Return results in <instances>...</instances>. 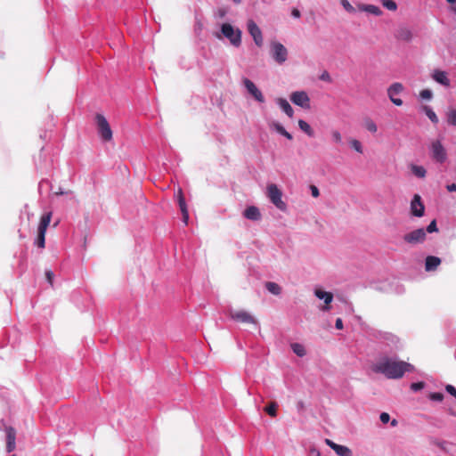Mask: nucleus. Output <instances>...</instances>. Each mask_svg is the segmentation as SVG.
Wrapping results in <instances>:
<instances>
[{"label": "nucleus", "instance_id": "1", "mask_svg": "<svg viewBox=\"0 0 456 456\" xmlns=\"http://www.w3.org/2000/svg\"><path fill=\"white\" fill-rule=\"evenodd\" d=\"M372 370L376 373L383 374L387 379H401L405 372L413 371L414 366L404 361H398L385 355L373 365Z\"/></svg>", "mask_w": 456, "mask_h": 456}, {"label": "nucleus", "instance_id": "2", "mask_svg": "<svg viewBox=\"0 0 456 456\" xmlns=\"http://www.w3.org/2000/svg\"><path fill=\"white\" fill-rule=\"evenodd\" d=\"M369 338L375 342L379 350L387 354H395L403 348V342L395 334L380 330L371 329L368 332Z\"/></svg>", "mask_w": 456, "mask_h": 456}, {"label": "nucleus", "instance_id": "3", "mask_svg": "<svg viewBox=\"0 0 456 456\" xmlns=\"http://www.w3.org/2000/svg\"><path fill=\"white\" fill-rule=\"evenodd\" d=\"M94 120L100 138L104 142H110L113 134L106 118L101 113H96Z\"/></svg>", "mask_w": 456, "mask_h": 456}, {"label": "nucleus", "instance_id": "4", "mask_svg": "<svg viewBox=\"0 0 456 456\" xmlns=\"http://www.w3.org/2000/svg\"><path fill=\"white\" fill-rule=\"evenodd\" d=\"M220 31L222 36L227 38L233 46L239 47L241 45V30L240 28H234L230 23H223Z\"/></svg>", "mask_w": 456, "mask_h": 456}, {"label": "nucleus", "instance_id": "5", "mask_svg": "<svg viewBox=\"0 0 456 456\" xmlns=\"http://www.w3.org/2000/svg\"><path fill=\"white\" fill-rule=\"evenodd\" d=\"M270 54L273 61L281 65L288 59V50L287 48L280 42L273 41L270 45Z\"/></svg>", "mask_w": 456, "mask_h": 456}, {"label": "nucleus", "instance_id": "6", "mask_svg": "<svg viewBox=\"0 0 456 456\" xmlns=\"http://www.w3.org/2000/svg\"><path fill=\"white\" fill-rule=\"evenodd\" d=\"M267 193L271 202L280 210L285 211L286 203L282 200V192L276 184L272 183L267 186Z\"/></svg>", "mask_w": 456, "mask_h": 456}, {"label": "nucleus", "instance_id": "7", "mask_svg": "<svg viewBox=\"0 0 456 456\" xmlns=\"http://www.w3.org/2000/svg\"><path fill=\"white\" fill-rule=\"evenodd\" d=\"M426 231L424 228H418L408 233H405L403 237L404 242L411 245L420 244L426 240Z\"/></svg>", "mask_w": 456, "mask_h": 456}, {"label": "nucleus", "instance_id": "8", "mask_svg": "<svg viewBox=\"0 0 456 456\" xmlns=\"http://www.w3.org/2000/svg\"><path fill=\"white\" fill-rule=\"evenodd\" d=\"M410 214L414 217H422L425 214V205L420 195L414 194L410 205Z\"/></svg>", "mask_w": 456, "mask_h": 456}, {"label": "nucleus", "instance_id": "9", "mask_svg": "<svg viewBox=\"0 0 456 456\" xmlns=\"http://www.w3.org/2000/svg\"><path fill=\"white\" fill-rule=\"evenodd\" d=\"M290 101L303 109L310 108V98L305 91H296L290 95Z\"/></svg>", "mask_w": 456, "mask_h": 456}, {"label": "nucleus", "instance_id": "10", "mask_svg": "<svg viewBox=\"0 0 456 456\" xmlns=\"http://www.w3.org/2000/svg\"><path fill=\"white\" fill-rule=\"evenodd\" d=\"M431 154L433 159L442 164L447 159L446 151L439 141L433 142L431 144Z\"/></svg>", "mask_w": 456, "mask_h": 456}, {"label": "nucleus", "instance_id": "11", "mask_svg": "<svg viewBox=\"0 0 456 456\" xmlns=\"http://www.w3.org/2000/svg\"><path fill=\"white\" fill-rule=\"evenodd\" d=\"M247 27L255 44L259 47L262 46L264 42L263 34L257 24L253 20H249L247 23Z\"/></svg>", "mask_w": 456, "mask_h": 456}, {"label": "nucleus", "instance_id": "12", "mask_svg": "<svg viewBox=\"0 0 456 456\" xmlns=\"http://www.w3.org/2000/svg\"><path fill=\"white\" fill-rule=\"evenodd\" d=\"M176 200L177 203L180 208V211L182 213L183 222L187 224L189 221V212L187 208V204L185 201V198L183 192L182 188H178L177 193H176Z\"/></svg>", "mask_w": 456, "mask_h": 456}, {"label": "nucleus", "instance_id": "13", "mask_svg": "<svg viewBox=\"0 0 456 456\" xmlns=\"http://www.w3.org/2000/svg\"><path fill=\"white\" fill-rule=\"evenodd\" d=\"M6 436V452H12L16 448V430L12 426L5 427L4 428Z\"/></svg>", "mask_w": 456, "mask_h": 456}, {"label": "nucleus", "instance_id": "14", "mask_svg": "<svg viewBox=\"0 0 456 456\" xmlns=\"http://www.w3.org/2000/svg\"><path fill=\"white\" fill-rule=\"evenodd\" d=\"M231 318L238 322L257 324L256 319L246 311H238L232 313Z\"/></svg>", "mask_w": 456, "mask_h": 456}, {"label": "nucleus", "instance_id": "15", "mask_svg": "<svg viewBox=\"0 0 456 456\" xmlns=\"http://www.w3.org/2000/svg\"><path fill=\"white\" fill-rule=\"evenodd\" d=\"M314 295L317 298L320 300H323L324 303L327 305L323 307V310H330V306H328L333 300V294L329 291H325L321 289H316L314 290Z\"/></svg>", "mask_w": 456, "mask_h": 456}, {"label": "nucleus", "instance_id": "16", "mask_svg": "<svg viewBox=\"0 0 456 456\" xmlns=\"http://www.w3.org/2000/svg\"><path fill=\"white\" fill-rule=\"evenodd\" d=\"M275 102L289 118H293L294 110L287 99L278 97L275 99Z\"/></svg>", "mask_w": 456, "mask_h": 456}, {"label": "nucleus", "instance_id": "17", "mask_svg": "<svg viewBox=\"0 0 456 456\" xmlns=\"http://www.w3.org/2000/svg\"><path fill=\"white\" fill-rule=\"evenodd\" d=\"M442 260L440 257L436 256H428L425 258V271L433 272L441 265Z\"/></svg>", "mask_w": 456, "mask_h": 456}, {"label": "nucleus", "instance_id": "18", "mask_svg": "<svg viewBox=\"0 0 456 456\" xmlns=\"http://www.w3.org/2000/svg\"><path fill=\"white\" fill-rule=\"evenodd\" d=\"M395 37L401 41L410 42L412 39V32L406 26H400L395 32Z\"/></svg>", "mask_w": 456, "mask_h": 456}, {"label": "nucleus", "instance_id": "19", "mask_svg": "<svg viewBox=\"0 0 456 456\" xmlns=\"http://www.w3.org/2000/svg\"><path fill=\"white\" fill-rule=\"evenodd\" d=\"M243 216L251 221H258L261 219V213L257 207L249 206L243 211Z\"/></svg>", "mask_w": 456, "mask_h": 456}, {"label": "nucleus", "instance_id": "20", "mask_svg": "<svg viewBox=\"0 0 456 456\" xmlns=\"http://www.w3.org/2000/svg\"><path fill=\"white\" fill-rule=\"evenodd\" d=\"M403 89V87H387L388 97L396 106H401L403 104L402 99L398 96Z\"/></svg>", "mask_w": 456, "mask_h": 456}, {"label": "nucleus", "instance_id": "21", "mask_svg": "<svg viewBox=\"0 0 456 456\" xmlns=\"http://www.w3.org/2000/svg\"><path fill=\"white\" fill-rule=\"evenodd\" d=\"M269 127L271 130H273L275 131L276 133H278L279 134H281V136H284L285 138H287L288 140H292L293 139V136L290 133H289L285 127L278 121H273L269 124Z\"/></svg>", "mask_w": 456, "mask_h": 456}, {"label": "nucleus", "instance_id": "22", "mask_svg": "<svg viewBox=\"0 0 456 456\" xmlns=\"http://www.w3.org/2000/svg\"><path fill=\"white\" fill-rule=\"evenodd\" d=\"M432 78L441 86H450V81L447 77V74L442 70H435L432 74Z\"/></svg>", "mask_w": 456, "mask_h": 456}, {"label": "nucleus", "instance_id": "23", "mask_svg": "<svg viewBox=\"0 0 456 456\" xmlns=\"http://www.w3.org/2000/svg\"><path fill=\"white\" fill-rule=\"evenodd\" d=\"M419 111L424 113L430 119V121L434 125L438 124L439 118H438L437 115L436 114V112L433 110V109L430 106H428V105H421L420 108H419Z\"/></svg>", "mask_w": 456, "mask_h": 456}, {"label": "nucleus", "instance_id": "24", "mask_svg": "<svg viewBox=\"0 0 456 456\" xmlns=\"http://www.w3.org/2000/svg\"><path fill=\"white\" fill-rule=\"evenodd\" d=\"M359 10L371 13L375 16H380L382 14L381 9L374 4H360Z\"/></svg>", "mask_w": 456, "mask_h": 456}, {"label": "nucleus", "instance_id": "25", "mask_svg": "<svg viewBox=\"0 0 456 456\" xmlns=\"http://www.w3.org/2000/svg\"><path fill=\"white\" fill-rule=\"evenodd\" d=\"M51 218H52V212L45 213L41 216L37 231L45 232H46V229L48 227L50 222H51Z\"/></svg>", "mask_w": 456, "mask_h": 456}, {"label": "nucleus", "instance_id": "26", "mask_svg": "<svg viewBox=\"0 0 456 456\" xmlns=\"http://www.w3.org/2000/svg\"><path fill=\"white\" fill-rule=\"evenodd\" d=\"M248 90V93L254 97L257 102H264L265 97L260 91L259 87H246Z\"/></svg>", "mask_w": 456, "mask_h": 456}, {"label": "nucleus", "instance_id": "27", "mask_svg": "<svg viewBox=\"0 0 456 456\" xmlns=\"http://www.w3.org/2000/svg\"><path fill=\"white\" fill-rule=\"evenodd\" d=\"M265 289L273 295L278 296L281 292V288L279 284L273 281H267L265 283Z\"/></svg>", "mask_w": 456, "mask_h": 456}, {"label": "nucleus", "instance_id": "28", "mask_svg": "<svg viewBox=\"0 0 456 456\" xmlns=\"http://www.w3.org/2000/svg\"><path fill=\"white\" fill-rule=\"evenodd\" d=\"M298 126L309 137H314V132L313 128L311 127V126L306 121H305L303 119H299L298 120Z\"/></svg>", "mask_w": 456, "mask_h": 456}, {"label": "nucleus", "instance_id": "29", "mask_svg": "<svg viewBox=\"0 0 456 456\" xmlns=\"http://www.w3.org/2000/svg\"><path fill=\"white\" fill-rule=\"evenodd\" d=\"M290 347L293 353L299 357H304L306 354L305 346L299 343H292Z\"/></svg>", "mask_w": 456, "mask_h": 456}, {"label": "nucleus", "instance_id": "30", "mask_svg": "<svg viewBox=\"0 0 456 456\" xmlns=\"http://www.w3.org/2000/svg\"><path fill=\"white\" fill-rule=\"evenodd\" d=\"M338 456H353L352 451L345 445L338 444L334 451Z\"/></svg>", "mask_w": 456, "mask_h": 456}, {"label": "nucleus", "instance_id": "31", "mask_svg": "<svg viewBox=\"0 0 456 456\" xmlns=\"http://www.w3.org/2000/svg\"><path fill=\"white\" fill-rule=\"evenodd\" d=\"M411 172L418 178H424L427 171L422 166L411 165Z\"/></svg>", "mask_w": 456, "mask_h": 456}, {"label": "nucleus", "instance_id": "32", "mask_svg": "<svg viewBox=\"0 0 456 456\" xmlns=\"http://www.w3.org/2000/svg\"><path fill=\"white\" fill-rule=\"evenodd\" d=\"M446 121L449 126H456V110L451 109L446 113Z\"/></svg>", "mask_w": 456, "mask_h": 456}, {"label": "nucleus", "instance_id": "33", "mask_svg": "<svg viewBox=\"0 0 456 456\" xmlns=\"http://www.w3.org/2000/svg\"><path fill=\"white\" fill-rule=\"evenodd\" d=\"M35 244L40 248H44L45 246V232L37 231V239L35 240Z\"/></svg>", "mask_w": 456, "mask_h": 456}, {"label": "nucleus", "instance_id": "34", "mask_svg": "<svg viewBox=\"0 0 456 456\" xmlns=\"http://www.w3.org/2000/svg\"><path fill=\"white\" fill-rule=\"evenodd\" d=\"M365 128L370 133H376L378 130L376 123L370 118H365L364 120Z\"/></svg>", "mask_w": 456, "mask_h": 456}, {"label": "nucleus", "instance_id": "35", "mask_svg": "<svg viewBox=\"0 0 456 456\" xmlns=\"http://www.w3.org/2000/svg\"><path fill=\"white\" fill-rule=\"evenodd\" d=\"M381 4L384 8L389 11L397 10V4L394 0H381Z\"/></svg>", "mask_w": 456, "mask_h": 456}, {"label": "nucleus", "instance_id": "36", "mask_svg": "<svg viewBox=\"0 0 456 456\" xmlns=\"http://www.w3.org/2000/svg\"><path fill=\"white\" fill-rule=\"evenodd\" d=\"M444 397V395L441 392H432L428 395V399L433 402H442Z\"/></svg>", "mask_w": 456, "mask_h": 456}, {"label": "nucleus", "instance_id": "37", "mask_svg": "<svg viewBox=\"0 0 456 456\" xmlns=\"http://www.w3.org/2000/svg\"><path fill=\"white\" fill-rule=\"evenodd\" d=\"M340 3L347 12L355 13V8L349 3L348 0H341Z\"/></svg>", "mask_w": 456, "mask_h": 456}, {"label": "nucleus", "instance_id": "38", "mask_svg": "<svg viewBox=\"0 0 456 456\" xmlns=\"http://www.w3.org/2000/svg\"><path fill=\"white\" fill-rule=\"evenodd\" d=\"M425 385L424 381L412 382L410 387L413 392H419L425 387Z\"/></svg>", "mask_w": 456, "mask_h": 456}, {"label": "nucleus", "instance_id": "39", "mask_svg": "<svg viewBox=\"0 0 456 456\" xmlns=\"http://www.w3.org/2000/svg\"><path fill=\"white\" fill-rule=\"evenodd\" d=\"M350 145L352 146V148L356 151L357 152L359 153H362V143L356 140V139H352L350 141Z\"/></svg>", "mask_w": 456, "mask_h": 456}, {"label": "nucleus", "instance_id": "40", "mask_svg": "<svg viewBox=\"0 0 456 456\" xmlns=\"http://www.w3.org/2000/svg\"><path fill=\"white\" fill-rule=\"evenodd\" d=\"M425 231H426V233L427 232L432 233V232H437L438 228H437L436 221V220H432L429 223V224L427 226V228L425 229Z\"/></svg>", "mask_w": 456, "mask_h": 456}, {"label": "nucleus", "instance_id": "41", "mask_svg": "<svg viewBox=\"0 0 456 456\" xmlns=\"http://www.w3.org/2000/svg\"><path fill=\"white\" fill-rule=\"evenodd\" d=\"M55 274L52 270H46L45 271V279L47 282L53 287V280H54Z\"/></svg>", "mask_w": 456, "mask_h": 456}, {"label": "nucleus", "instance_id": "42", "mask_svg": "<svg viewBox=\"0 0 456 456\" xmlns=\"http://www.w3.org/2000/svg\"><path fill=\"white\" fill-rule=\"evenodd\" d=\"M277 405L275 403H272L267 405L265 408V411L272 417L276 416Z\"/></svg>", "mask_w": 456, "mask_h": 456}, {"label": "nucleus", "instance_id": "43", "mask_svg": "<svg viewBox=\"0 0 456 456\" xmlns=\"http://www.w3.org/2000/svg\"><path fill=\"white\" fill-rule=\"evenodd\" d=\"M319 79L326 82V83H332V79L330 77V75L328 71L324 70L320 76Z\"/></svg>", "mask_w": 456, "mask_h": 456}, {"label": "nucleus", "instance_id": "44", "mask_svg": "<svg viewBox=\"0 0 456 456\" xmlns=\"http://www.w3.org/2000/svg\"><path fill=\"white\" fill-rule=\"evenodd\" d=\"M433 96L432 91L429 89H424L420 92V97L423 100H430Z\"/></svg>", "mask_w": 456, "mask_h": 456}, {"label": "nucleus", "instance_id": "45", "mask_svg": "<svg viewBox=\"0 0 456 456\" xmlns=\"http://www.w3.org/2000/svg\"><path fill=\"white\" fill-rule=\"evenodd\" d=\"M331 135L336 143H342V135L338 130L332 131Z\"/></svg>", "mask_w": 456, "mask_h": 456}, {"label": "nucleus", "instance_id": "46", "mask_svg": "<svg viewBox=\"0 0 456 456\" xmlns=\"http://www.w3.org/2000/svg\"><path fill=\"white\" fill-rule=\"evenodd\" d=\"M445 390L448 394L456 398V387L454 386L448 384L445 386Z\"/></svg>", "mask_w": 456, "mask_h": 456}, {"label": "nucleus", "instance_id": "47", "mask_svg": "<svg viewBox=\"0 0 456 456\" xmlns=\"http://www.w3.org/2000/svg\"><path fill=\"white\" fill-rule=\"evenodd\" d=\"M379 419L383 424H387L390 421V415L387 412H381Z\"/></svg>", "mask_w": 456, "mask_h": 456}, {"label": "nucleus", "instance_id": "48", "mask_svg": "<svg viewBox=\"0 0 456 456\" xmlns=\"http://www.w3.org/2000/svg\"><path fill=\"white\" fill-rule=\"evenodd\" d=\"M312 196L317 198L320 195L319 189L315 185L310 187Z\"/></svg>", "mask_w": 456, "mask_h": 456}, {"label": "nucleus", "instance_id": "49", "mask_svg": "<svg viewBox=\"0 0 456 456\" xmlns=\"http://www.w3.org/2000/svg\"><path fill=\"white\" fill-rule=\"evenodd\" d=\"M344 327L343 325V321L341 318H337L336 322H335V328L337 330H342Z\"/></svg>", "mask_w": 456, "mask_h": 456}, {"label": "nucleus", "instance_id": "50", "mask_svg": "<svg viewBox=\"0 0 456 456\" xmlns=\"http://www.w3.org/2000/svg\"><path fill=\"white\" fill-rule=\"evenodd\" d=\"M291 16L295 19H298L301 16V12L298 9L293 8L291 11Z\"/></svg>", "mask_w": 456, "mask_h": 456}, {"label": "nucleus", "instance_id": "51", "mask_svg": "<svg viewBox=\"0 0 456 456\" xmlns=\"http://www.w3.org/2000/svg\"><path fill=\"white\" fill-rule=\"evenodd\" d=\"M48 185L49 184V181L46 180V179H42L39 183H38V191L39 192L41 193V191L42 189H44V185Z\"/></svg>", "mask_w": 456, "mask_h": 456}, {"label": "nucleus", "instance_id": "52", "mask_svg": "<svg viewBox=\"0 0 456 456\" xmlns=\"http://www.w3.org/2000/svg\"><path fill=\"white\" fill-rule=\"evenodd\" d=\"M325 443L326 444L330 447L333 451H335V448L336 446L338 445V444H336L335 442H333L332 440L330 439H325Z\"/></svg>", "mask_w": 456, "mask_h": 456}, {"label": "nucleus", "instance_id": "53", "mask_svg": "<svg viewBox=\"0 0 456 456\" xmlns=\"http://www.w3.org/2000/svg\"><path fill=\"white\" fill-rule=\"evenodd\" d=\"M310 456H320V452L317 449L312 448L310 450Z\"/></svg>", "mask_w": 456, "mask_h": 456}, {"label": "nucleus", "instance_id": "54", "mask_svg": "<svg viewBox=\"0 0 456 456\" xmlns=\"http://www.w3.org/2000/svg\"><path fill=\"white\" fill-rule=\"evenodd\" d=\"M447 190L449 191H456V183H451L447 185Z\"/></svg>", "mask_w": 456, "mask_h": 456}, {"label": "nucleus", "instance_id": "55", "mask_svg": "<svg viewBox=\"0 0 456 456\" xmlns=\"http://www.w3.org/2000/svg\"><path fill=\"white\" fill-rule=\"evenodd\" d=\"M243 86H255V84L248 78L243 79Z\"/></svg>", "mask_w": 456, "mask_h": 456}, {"label": "nucleus", "instance_id": "56", "mask_svg": "<svg viewBox=\"0 0 456 456\" xmlns=\"http://www.w3.org/2000/svg\"><path fill=\"white\" fill-rule=\"evenodd\" d=\"M450 11L452 12H453L454 14H456V0L454 3H451Z\"/></svg>", "mask_w": 456, "mask_h": 456}, {"label": "nucleus", "instance_id": "57", "mask_svg": "<svg viewBox=\"0 0 456 456\" xmlns=\"http://www.w3.org/2000/svg\"><path fill=\"white\" fill-rule=\"evenodd\" d=\"M398 421L395 419H392V421L390 422L391 427H396Z\"/></svg>", "mask_w": 456, "mask_h": 456}, {"label": "nucleus", "instance_id": "58", "mask_svg": "<svg viewBox=\"0 0 456 456\" xmlns=\"http://www.w3.org/2000/svg\"><path fill=\"white\" fill-rule=\"evenodd\" d=\"M452 72L453 76L456 77V63L454 64V67L452 69Z\"/></svg>", "mask_w": 456, "mask_h": 456}, {"label": "nucleus", "instance_id": "59", "mask_svg": "<svg viewBox=\"0 0 456 456\" xmlns=\"http://www.w3.org/2000/svg\"><path fill=\"white\" fill-rule=\"evenodd\" d=\"M390 86H402V84L399 82H395V83L391 84Z\"/></svg>", "mask_w": 456, "mask_h": 456}, {"label": "nucleus", "instance_id": "60", "mask_svg": "<svg viewBox=\"0 0 456 456\" xmlns=\"http://www.w3.org/2000/svg\"><path fill=\"white\" fill-rule=\"evenodd\" d=\"M40 137L45 140L46 138V134L45 133L44 135L40 134Z\"/></svg>", "mask_w": 456, "mask_h": 456}, {"label": "nucleus", "instance_id": "61", "mask_svg": "<svg viewBox=\"0 0 456 456\" xmlns=\"http://www.w3.org/2000/svg\"><path fill=\"white\" fill-rule=\"evenodd\" d=\"M235 4H240L241 0H232Z\"/></svg>", "mask_w": 456, "mask_h": 456}, {"label": "nucleus", "instance_id": "62", "mask_svg": "<svg viewBox=\"0 0 456 456\" xmlns=\"http://www.w3.org/2000/svg\"><path fill=\"white\" fill-rule=\"evenodd\" d=\"M446 1H447V3H449V4H451V3H454V2H455V0H446Z\"/></svg>", "mask_w": 456, "mask_h": 456}, {"label": "nucleus", "instance_id": "63", "mask_svg": "<svg viewBox=\"0 0 456 456\" xmlns=\"http://www.w3.org/2000/svg\"><path fill=\"white\" fill-rule=\"evenodd\" d=\"M220 16H221V17L224 16V12H220Z\"/></svg>", "mask_w": 456, "mask_h": 456}, {"label": "nucleus", "instance_id": "64", "mask_svg": "<svg viewBox=\"0 0 456 456\" xmlns=\"http://www.w3.org/2000/svg\"><path fill=\"white\" fill-rule=\"evenodd\" d=\"M298 405H299V407H302V406H303V403L300 402V403H298Z\"/></svg>", "mask_w": 456, "mask_h": 456}]
</instances>
